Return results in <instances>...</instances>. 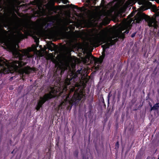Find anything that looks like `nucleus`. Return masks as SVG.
<instances>
[{
  "instance_id": "1",
  "label": "nucleus",
  "mask_w": 159,
  "mask_h": 159,
  "mask_svg": "<svg viewBox=\"0 0 159 159\" xmlns=\"http://www.w3.org/2000/svg\"><path fill=\"white\" fill-rule=\"evenodd\" d=\"M31 50L30 48H29L28 49L22 50L21 51V53L17 51L13 53V55L16 58L19 59V61H13L10 63V66L12 70L15 71L19 72L22 75L25 73L29 74L30 73L29 69L26 67H22L27 63V58Z\"/></svg>"
},
{
  "instance_id": "2",
  "label": "nucleus",
  "mask_w": 159,
  "mask_h": 159,
  "mask_svg": "<svg viewBox=\"0 0 159 159\" xmlns=\"http://www.w3.org/2000/svg\"><path fill=\"white\" fill-rule=\"evenodd\" d=\"M77 76L76 73L71 71L67 75L64 82L66 88L67 89L68 86L70 85L69 86L70 92H74L72 100L73 102L75 104L79 103L83 96V93H79L78 92L79 89L78 88V84L76 82L78 80Z\"/></svg>"
},
{
  "instance_id": "3",
  "label": "nucleus",
  "mask_w": 159,
  "mask_h": 159,
  "mask_svg": "<svg viewBox=\"0 0 159 159\" xmlns=\"http://www.w3.org/2000/svg\"><path fill=\"white\" fill-rule=\"evenodd\" d=\"M117 40L116 39L113 40L111 39H108L106 35L105 31L104 30H102L92 39L91 41V43L93 45H97V47L100 44L105 43V44L102 45L103 52H102V55L100 57V59H102V60L103 61L105 57L104 52L106 49L109 48L110 46L114 45Z\"/></svg>"
},
{
  "instance_id": "4",
  "label": "nucleus",
  "mask_w": 159,
  "mask_h": 159,
  "mask_svg": "<svg viewBox=\"0 0 159 159\" xmlns=\"http://www.w3.org/2000/svg\"><path fill=\"white\" fill-rule=\"evenodd\" d=\"M36 26V24L34 22L31 21L30 23L28 25L27 27V30L25 31V33L26 35V38L28 36H30L32 37L34 40L37 46L39 45V38L37 36V34L34 31Z\"/></svg>"
},
{
  "instance_id": "5",
  "label": "nucleus",
  "mask_w": 159,
  "mask_h": 159,
  "mask_svg": "<svg viewBox=\"0 0 159 159\" xmlns=\"http://www.w3.org/2000/svg\"><path fill=\"white\" fill-rule=\"evenodd\" d=\"M55 90L54 89L52 90L49 93H46L43 97H40L39 99L37 102L35 109L37 111H39L40 108L42 107L43 104L46 101L49 100L52 98H55L56 96L54 93Z\"/></svg>"
},
{
  "instance_id": "6",
  "label": "nucleus",
  "mask_w": 159,
  "mask_h": 159,
  "mask_svg": "<svg viewBox=\"0 0 159 159\" xmlns=\"http://www.w3.org/2000/svg\"><path fill=\"white\" fill-rule=\"evenodd\" d=\"M150 27L153 28V32L155 37H159V26L158 22L155 20L148 17L145 19Z\"/></svg>"
},
{
  "instance_id": "7",
  "label": "nucleus",
  "mask_w": 159,
  "mask_h": 159,
  "mask_svg": "<svg viewBox=\"0 0 159 159\" xmlns=\"http://www.w3.org/2000/svg\"><path fill=\"white\" fill-rule=\"evenodd\" d=\"M56 0H50L48 2L45 4V6L46 8L49 11L54 12L57 13L59 10L61 9V6L64 7L65 5L62 6L58 5L55 6V4Z\"/></svg>"
},
{
  "instance_id": "8",
  "label": "nucleus",
  "mask_w": 159,
  "mask_h": 159,
  "mask_svg": "<svg viewBox=\"0 0 159 159\" xmlns=\"http://www.w3.org/2000/svg\"><path fill=\"white\" fill-rule=\"evenodd\" d=\"M67 70V67L62 65H59L57 68L56 70L54 73V76L57 75L59 76L60 75L61 77L65 70Z\"/></svg>"
},
{
  "instance_id": "9",
  "label": "nucleus",
  "mask_w": 159,
  "mask_h": 159,
  "mask_svg": "<svg viewBox=\"0 0 159 159\" xmlns=\"http://www.w3.org/2000/svg\"><path fill=\"white\" fill-rule=\"evenodd\" d=\"M10 71L9 68L7 67H5L4 65L2 64L0 62V76H1L2 73L6 74L9 73Z\"/></svg>"
},
{
  "instance_id": "10",
  "label": "nucleus",
  "mask_w": 159,
  "mask_h": 159,
  "mask_svg": "<svg viewBox=\"0 0 159 159\" xmlns=\"http://www.w3.org/2000/svg\"><path fill=\"white\" fill-rule=\"evenodd\" d=\"M130 23L131 22H130L129 23H126L125 24L124 27L125 29L126 30L124 31L123 33H122L121 31V32L122 34V35L123 36H124V35L125 34H128L129 32V30L131 29L132 26L130 25Z\"/></svg>"
},
{
  "instance_id": "11",
  "label": "nucleus",
  "mask_w": 159,
  "mask_h": 159,
  "mask_svg": "<svg viewBox=\"0 0 159 159\" xmlns=\"http://www.w3.org/2000/svg\"><path fill=\"white\" fill-rule=\"evenodd\" d=\"M92 53H89L87 54L84 57V60L86 62H89L90 60H93V58H92Z\"/></svg>"
},
{
  "instance_id": "12",
  "label": "nucleus",
  "mask_w": 159,
  "mask_h": 159,
  "mask_svg": "<svg viewBox=\"0 0 159 159\" xmlns=\"http://www.w3.org/2000/svg\"><path fill=\"white\" fill-rule=\"evenodd\" d=\"M91 55L92 56V58H93V60H94L95 61V63H101L103 61L102 59L96 58L93 56L92 55V54H91Z\"/></svg>"
},
{
  "instance_id": "13",
  "label": "nucleus",
  "mask_w": 159,
  "mask_h": 159,
  "mask_svg": "<svg viewBox=\"0 0 159 159\" xmlns=\"http://www.w3.org/2000/svg\"><path fill=\"white\" fill-rule=\"evenodd\" d=\"M7 31L5 30L3 27L0 25V36L3 35L5 33H7Z\"/></svg>"
},
{
  "instance_id": "14",
  "label": "nucleus",
  "mask_w": 159,
  "mask_h": 159,
  "mask_svg": "<svg viewBox=\"0 0 159 159\" xmlns=\"http://www.w3.org/2000/svg\"><path fill=\"white\" fill-rule=\"evenodd\" d=\"M143 19V18L142 16L140 15L136 17L135 19L136 22L137 23H140L142 22Z\"/></svg>"
},
{
  "instance_id": "15",
  "label": "nucleus",
  "mask_w": 159,
  "mask_h": 159,
  "mask_svg": "<svg viewBox=\"0 0 159 159\" xmlns=\"http://www.w3.org/2000/svg\"><path fill=\"white\" fill-rule=\"evenodd\" d=\"M159 104V103H156L152 107V105L151 106V108L150 109L151 111H152L153 110H157V109L158 107H159V106H158Z\"/></svg>"
},
{
  "instance_id": "16",
  "label": "nucleus",
  "mask_w": 159,
  "mask_h": 159,
  "mask_svg": "<svg viewBox=\"0 0 159 159\" xmlns=\"http://www.w3.org/2000/svg\"><path fill=\"white\" fill-rule=\"evenodd\" d=\"M64 102H61L57 107V111H58L60 109L62 108V106L63 105Z\"/></svg>"
},
{
  "instance_id": "17",
  "label": "nucleus",
  "mask_w": 159,
  "mask_h": 159,
  "mask_svg": "<svg viewBox=\"0 0 159 159\" xmlns=\"http://www.w3.org/2000/svg\"><path fill=\"white\" fill-rule=\"evenodd\" d=\"M56 46V45L54 44L53 43H52V42H51V44H50L49 46V48H52V49H51V48H49V49L51 50V51H52L53 50V48H52V47H55Z\"/></svg>"
},
{
  "instance_id": "18",
  "label": "nucleus",
  "mask_w": 159,
  "mask_h": 159,
  "mask_svg": "<svg viewBox=\"0 0 159 159\" xmlns=\"http://www.w3.org/2000/svg\"><path fill=\"white\" fill-rule=\"evenodd\" d=\"M70 6H72V7H71L73 9H75L78 10L80 9V8L77 6L73 5L71 4H70Z\"/></svg>"
},
{
  "instance_id": "19",
  "label": "nucleus",
  "mask_w": 159,
  "mask_h": 159,
  "mask_svg": "<svg viewBox=\"0 0 159 159\" xmlns=\"http://www.w3.org/2000/svg\"><path fill=\"white\" fill-rule=\"evenodd\" d=\"M78 154V152L77 150H75L74 152V155L75 157H77Z\"/></svg>"
},
{
  "instance_id": "20",
  "label": "nucleus",
  "mask_w": 159,
  "mask_h": 159,
  "mask_svg": "<svg viewBox=\"0 0 159 159\" xmlns=\"http://www.w3.org/2000/svg\"><path fill=\"white\" fill-rule=\"evenodd\" d=\"M52 25V23H48L47 25L45 27V28L47 29L48 26L51 27Z\"/></svg>"
},
{
  "instance_id": "21",
  "label": "nucleus",
  "mask_w": 159,
  "mask_h": 159,
  "mask_svg": "<svg viewBox=\"0 0 159 159\" xmlns=\"http://www.w3.org/2000/svg\"><path fill=\"white\" fill-rule=\"evenodd\" d=\"M116 148H118L119 147V142L117 141L116 142Z\"/></svg>"
},
{
  "instance_id": "22",
  "label": "nucleus",
  "mask_w": 159,
  "mask_h": 159,
  "mask_svg": "<svg viewBox=\"0 0 159 159\" xmlns=\"http://www.w3.org/2000/svg\"><path fill=\"white\" fill-rule=\"evenodd\" d=\"M92 1L93 2V5H95L96 2L98 1V0H93Z\"/></svg>"
},
{
  "instance_id": "23",
  "label": "nucleus",
  "mask_w": 159,
  "mask_h": 159,
  "mask_svg": "<svg viewBox=\"0 0 159 159\" xmlns=\"http://www.w3.org/2000/svg\"><path fill=\"white\" fill-rule=\"evenodd\" d=\"M136 33H137V32H135L134 33L132 34L131 36V37L132 38L134 37H135V35L136 34Z\"/></svg>"
},
{
  "instance_id": "24",
  "label": "nucleus",
  "mask_w": 159,
  "mask_h": 159,
  "mask_svg": "<svg viewBox=\"0 0 159 159\" xmlns=\"http://www.w3.org/2000/svg\"><path fill=\"white\" fill-rule=\"evenodd\" d=\"M18 35L19 36L21 37H23L24 36L23 34L21 32H20L18 33Z\"/></svg>"
},
{
  "instance_id": "25",
  "label": "nucleus",
  "mask_w": 159,
  "mask_h": 159,
  "mask_svg": "<svg viewBox=\"0 0 159 159\" xmlns=\"http://www.w3.org/2000/svg\"><path fill=\"white\" fill-rule=\"evenodd\" d=\"M147 4L148 5H149V6H151L152 5V3L149 1H147L146 2Z\"/></svg>"
},
{
  "instance_id": "26",
  "label": "nucleus",
  "mask_w": 159,
  "mask_h": 159,
  "mask_svg": "<svg viewBox=\"0 0 159 159\" xmlns=\"http://www.w3.org/2000/svg\"><path fill=\"white\" fill-rule=\"evenodd\" d=\"M83 159H89L88 157H86L85 156H83Z\"/></svg>"
},
{
  "instance_id": "27",
  "label": "nucleus",
  "mask_w": 159,
  "mask_h": 159,
  "mask_svg": "<svg viewBox=\"0 0 159 159\" xmlns=\"http://www.w3.org/2000/svg\"><path fill=\"white\" fill-rule=\"evenodd\" d=\"M95 69L96 70H98L99 69V65H98L97 66L95 67Z\"/></svg>"
},
{
  "instance_id": "28",
  "label": "nucleus",
  "mask_w": 159,
  "mask_h": 159,
  "mask_svg": "<svg viewBox=\"0 0 159 159\" xmlns=\"http://www.w3.org/2000/svg\"><path fill=\"white\" fill-rule=\"evenodd\" d=\"M87 2H88V3H91V0H86Z\"/></svg>"
},
{
  "instance_id": "29",
  "label": "nucleus",
  "mask_w": 159,
  "mask_h": 159,
  "mask_svg": "<svg viewBox=\"0 0 159 159\" xmlns=\"http://www.w3.org/2000/svg\"><path fill=\"white\" fill-rule=\"evenodd\" d=\"M57 2L58 3H60L61 2V0H58Z\"/></svg>"
},
{
  "instance_id": "30",
  "label": "nucleus",
  "mask_w": 159,
  "mask_h": 159,
  "mask_svg": "<svg viewBox=\"0 0 159 159\" xmlns=\"http://www.w3.org/2000/svg\"><path fill=\"white\" fill-rule=\"evenodd\" d=\"M110 109H111L110 108L108 109V112H109V111H110Z\"/></svg>"
},
{
  "instance_id": "31",
  "label": "nucleus",
  "mask_w": 159,
  "mask_h": 159,
  "mask_svg": "<svg viewBox=\"0 0 159 159\" xmlns=\"http://www.w3.org/2000/svg\"><path fill=\"white\" fill-rule=\"evenodd\" d=\"M7 25H4V27H7Z\"/></svg>"
},
{
  "instance_id": "32",
  "label": "nucleus",
  "mask_w": 159,
  "mask_h": 159,
  "mask_svg": "<svg viewBox=\"0 0 159 159\" xmlns=\"http://www.w3.org/2000/svg\"><path fill=\"white\" fill-rule=\"evenodd\" d=\"M14 152V150H13L11 152V153L13 154Z\"/></svg>"
},
{
  "instance_id": "33",
  "label": "nucleus",
  "mask_w": 159,
  "mask_h": 159,
  "mask_svg": "<svg viewBox=\"0 0 159 159\" xmlns=\"http://www.w3.org/2000/svg\"><path fill=\"white\" fill-rule=\"evenodd\" d=\"M102 102H103V104L105 103L104 101V100L103 99V101Z\"/></svg>"
},
{
  "instance_id": "34",
  "label": "nucleus",
  "mask_w": 159,
  "mask_h": 159,
  "mask_svg": "<svg viewBox=\"0 0 159 159\" xmlns=\"http://www.w3.org/2000/svg\"><path fill=\"white\" fill-rule=\"evenodd\" d=\"M14 15H15V16L16 17H17L16 15V14H14Z\"/></svg>"
},
{
  "instance_id": "35",
  "label": "nucleus",
  "mask_w": 159,
  "mask_h": 159,
  "mask_svg": "<svg viewBox=\"0 0 159 159\" xmlns=\"http://www.w3.org/2000/svg\"><path fill=\"white\" fill-rule=\"evenodd\" d=\"M104 106L105 107H106V104H105V103H104Z\"/></svg>"
},
{
  "instance_id": "36",
  "label": "nucleus",
  "mask_w": 159,
  "mask_h": 159,
  "mask_svg": "<svg viewBox=\"0 0 159 159\" xmlns=\"http://www.w3.org/2000/svg\"><path fill=\"white\" fill-rule=\"evenodd\" d=\"M63 3L64 4H66V3L65 2H63Z\"/></svg>"
},
{
  "instance_id": "37",
  "label": "nucleus",
  "mask_w": 159,
  "mask_h": 159,
  "mask_svg": "<svg viewBox=\"0 0 159 159\" xmlns=\"http://www.w3.org/2000/svg\"><path fill=\"white\" fill-rule=\"evenodd\" d=\"M158 159H159V155H158Z\"/></svg>"
},
{
  "instance_id": "38",
  "label": "nucleus",
  "mask_w": 159,
  "mask_h": 159,
  "mask_svg": "<svg viewBox=\"0 0 159 159\" xmlns=\"http://www.w3.org/2000/svg\"><path fill=\"white\" fill-rule=\"evenodd\" d=\"M78 71H79L80 72V70H78Z\"/></svg>"
},
{
  "instance_id": "39",
  "label": "nucleus",
  "mask_w": 159,
  "mask_h": 159,
  "mask_svg": "<svg viewBox=\"0 0 159 159\" xmlns=\"http://www.w3.org/2000/svg\"><path fill=\"white\" fill-rule=\"evenodd\" d=\"M158 15H159V13H158Z\"/></svg>"
},
{
  "instance_id": "40",
  "label": "nucleus",
  "mask_w": 159,
  "mask_h": 159,
  "mask_svg": "<svg viewBox=\"0 0 159 159\" xmlns=\"http://www.w3.org/2000/svg\"><path fill=\"white\" fill-rule=\"evenodd\" d=\"M12 78V77H11V79Z\"/></svg>"
},
{
  "instance_id": "41",
  "label": "nucleus",
  "mask_w": 159,
  "mask_h": 159,
  "mask_svg": "<svg viewBox=\"0 0 159 159\" xmlns=\"http://www.w3.org/2000/svg\"><path fill=\"white\" fill-rule=\"evenodd\" d=\"M12 78V77H11V79Z\"/></svg>"
},
{
  "instance_id": "42",
  "label": "nucleus",
  "mask_w": 159,
  "mask_h": 159,
  "mask_svg": "<svg viewBox=\"0 0 159 159\" xmlns=\"http://www.w3.org/2000/svg\"><path fill=\"white\" fill-rule=\"evenodd\" d=\"M12 78V77H11V79Z\"/></svg>"
}]
</instances>
